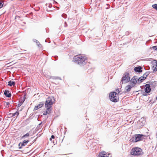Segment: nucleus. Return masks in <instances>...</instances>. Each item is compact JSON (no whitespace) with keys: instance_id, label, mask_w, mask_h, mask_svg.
Masks as SVG:
<instances>
[{"instance_id":"1","label":"nucleus","mask_w":157,"mask_h":157,"mask_svg":"<svg viewBox=\"0 0 157 157\" xmlns=\"http://www.w3.org/2000/svg\"><path fill=\"white\" fill-rule=\"evenodd\" d=\"M73 60L76 63L80 65H85L87 62L86 57L80 56H74Z\"/></svg>"},{"instance_id":"2","label":"nucleus","mask_w":157,"mask_h":157,"mask_svg":"<svg viewBox=\"0 0 157 157\" xmlns=\"http://www.w3.org/2000/svg\"><path fill=\"white\" fill-rule=\"evenodd\" d=\"M130 81V75L127 72H125L122 77L120 82L121 85L128 83Z\"/></svg>"},{"instance_id":"3","label":"nucleus","mask_w":157,"mask_h":157,"mask_svg":"<svg viewBox=\"0 0 157 157\" xmlns=\"http://www.w3.org/2000/svg\"><path fill=\"white\" fill-rule=\"evenodd\" d=\"M142 153L141 149L138 147L132 148L131 151V154L134 155H140Z\"/></svg>"},{"instance_id":"4","label":"nucleus","mask_w":157,"mask_h":157,"mask_svg":"<svg viewBox=\"0 0 157 157\" xmlns=\"http://www.w3.org/2000/svg\"><path fill=\"white\" fill-rule=\"evenodd\" d=\"M144 135L142 134H135L134 136L132 137L130 140L131 142L134 143L140 141L143 139Z\"/></svg>"},{"instance_id":"5","label":"nucleus","mask_w":157,"mask_h":157,"mask_svg":"<svg viewBox=\"0 0 157 157\" xmlns=\"http://www.w3.org/2000/svg\"><path fill=\"white\" fill-rule=\"evenodd\" d=\"M118 94L115 92L110 93L109 94V97L110 100L113 102H117L118 100V98L116 96Z\"/></svg>"},{"instance_id":"6","label":"nucleus","mask_w":157,"mask_h":157,"mask_svg":"<svg viewBox=\"0 0 157 157\" xmlns=\"http://www.w3.org/2000/svg\"><path fill=\"white\" fill-rule=\"evenodd\" d=\"M44 104H45V107L46 109H52V107L53 102L51 98H48L46 100L45 102H44Z\"/></svg>"},{"instance_id":"7","label":"nucleus","mask_w":157,"mask_h":157,"mask_svg":"<svg viewBox=\"0 0 157 157\" xmlns=\"http://www.w3.org/2000/svg\"><path fill=\"white\" fill-rule=\"evenodd\" d=\"M130 84L134 86L137 83H138V77L135 76L133 77L131 80L130 79Z\"/></svg>"},{"instance_id":"8","label":"nucleus","mask_w":157,"mask_h":157,"mask_svg":"<svg viewBox=\"0 0 157 157\" xmlns=\"http://www.w3.org/2000/svg\"><path fill=\"white\" fill-rule=\"evenodd\" d=\"M109 154H108L104 151H102L99 153L98 157H109Z\"/></svg>"},{"instance_id":"9","label":"nucleus","mask_w":157,"mask_h":157,"mask_svg":"<svg viewBox=\"0 0 157 157\" xmlns=\"http://www.w3.org/2000/svg\"><path fill=\"white\" fill-rule=\"evenodd\" d=\"M151 90L150 85L148 84H146L145 86V91L146 93H149Z\"/></svg>"},{"instance_id":"10","label":"nucleus","mask_w":157,"mask_h":157,"mask_svg":"<svg viewBox=\"0 0 157 157\" xmlns=\"http://www.w3.org/2000/svg\"><path fill=\"white\" fill-rule=\"evenodd\" d=\"M29 141V140H24L22 143H20L18 144L19 149H21V146H25L27 144V143H28Z\"/></svg>"},{"instance_id":"11","label":"nucleus","mask_w":157,"mask_h":157,"mask_svg":"<svg viewBox=\"0 0 157 157\" xmlns=\"http://www.w3.org/2000/svg\"><path fill=\"white\" fill-rule=\"evenodd\" d=\"M153 66L152 69L154 71H157V61L155 60L154 61L153 63Z\"/></svg>"},{"instance_id":"12","label":"nucleus","mask_w":157,"mask_h":157,"mask_svg":"<svg viewBox=\"0 0 157 157\" xmlns=\"http://www.w3.org/2000/svg\"><path fill=\"white\" fill-rule=\"evenodd\" d=\"M134 87L132 85H128L125 88V93H126L127 92H129L131 88Z\"/></svg>"},{"instance_id":"13","label":"nucleus","mask_w":157,"mask_h":157,"mask_svg":"<svg viewBox=\"0 0 157 157\" xmlns=\"http://www.w3.org/2000/svg\"><path fill=\"white\" fill-rule=\"evenodd\" d=\"M134 70L136 72L140 73L142 72V67L140 66L135 67Z\"/></svg>"},{"instance_id":"14","label":"nucleus","mask_w":157,"mask_h":157,"mask_svg":"<svg viewBox=\"0 0 157 157\" xmlns=\"http://www.w3.org/2000/svg\"><path fill=\"white\" fill-rule=\"evenodd\" d=\"M4 94L7 97L10 98L11 97V94L8 90H6L4 92Z\"/></svg>"},{"instance_id":"15","label":"nucleus","mask_w":157,"mask_h":157,"mask_svg":"<svg viewBox=\"0 0 157 157\" xmlns=\"http://www.w3.org/2000/svg\"><path fill=\"white\" fill-rule=\"evenodd\" d=\"M145 79V78L143 76H141L139 78L138 77V84H140Z\"/></svg>"},{"instance_id":"16","label":"nucleus","mask_w":157,"mask_h":157,"mask_svg":"<svg viewBox=\"0 0 157 157\" xmlns=\"http://www.w3.org/2000/svg\"><path fill=\"white\" fill-rule=\"evenodd\" d=\"M51 109H46V110L44 111L43 115H46L47 114H49L51 113Z\"/></svg>"},{"instance_id":"17","label":"nucleus","mask_w":157,"mask_h":157,"mask_svg":"<svg viewBox=\"0 0 157 157\" xmlns=\"http://www.w3.org/2000/svg\"><path fill=\"white\" fill-rule=\"evenodd\" d=\"M15 82L14 81H12L11 80L9 81L8 82V85L10 86H12L15 85Z\"/></svg>"},{"instance_id":"18","label":"nucleus","mask_w":157,"mask_h":157,"mask_svg":"<svg viewBox=\"0 0 157 157\" xmlns=\"http://www.w3.org/2000/svg\"><path fill=\"white\" fill-rule=\"evenodd\" d=\"M150 72L149 71H146L143 75L145 78H146L147 76L149 74Z\"/></svg>"},{"instance_id":"19","label":"nucleus","mask_w":157,"mask_h":157,"mask_svg":"<svg viewBox=\"0 0 157 157\" xmlns=\"http://www.w3.org/2000/svg\"><path fill=\"white\" fill-rule=\"evenodd\" d=\"M44 104V101L41 102L40 103L38 104L37 105L38 106V107H39V108H41L42 107L43 105Z\"/></svg>"},{"instance_id":"20","label":"nucleus","mask_w":157,"mask_h":157,"mask_svg":"<svg viewBox=\"0 0 157 157\" xmlns=\"http://www.w3.org/2000/svg\"><path fill=\"white\" fill-rule=\"evenodd\" d=\"M29 136V134L28 133H27L26 134L23 135L21 137L22 139H25L26 137H28Z\"/></svg>"},{"instance_id":"21","label":"nucleus","mask_w":157,"mask_h":157,"mask_svg":"<svg viewBox=\"0 0 157 157\" xmlns=\"http://www.w3.org/2000/svg\"><path fill=\"white\" fill-rule=\"evenodd\" d=\"M25 100V99L24 98L22 101H19V103L18 104V107L22 105V104H23V102H24Z\"/></svg>"},{"instance_id":"22","label":"nucleus","mask_w":157,"mask_h":157,"mask_svg":"<svg viewBox=\"0 0 157 157\" xmlns=\"http://www.w3.org/2000/svg\"><path fill=\"white\" fill-rule=\"evenodd\" d=\"M10 104V103L9 102H6L5 101V103H4V105L5 106H6V107H9V105Z\"/></svg>"},{"instance_id":"23","label":"nucleus","mask_w":157,"mask_h":157,"mask_svg":"<svg viewBox=\"0 0 157 157\" xmlns=\"http://www.w3.org/2000/svg\"><path fill=\"white\" fill-rule=\"evenodd\" d=\"M33 41L36 43L38 45V47H40V44L39 42L37 40H36V39H34L33 40Z\"/></svg>"},{"instance_id":"24","label":"nucleus","mask_w":157,"mask_h":157,"mask_svg":"<svg viewBox=\"0 0 157 157\" xmlns=\"http://www.w3.org/2000/svg\"><path fill=\"white\" fill-rule=\"evenodd\" d=\"M151 49H153L155 50L157 52V45L152 47H151Z\"/></svg>"},{"instance_id":"25","label":"nucleus","mask_w":157,"mask_h":157,"mask_svg":"<svg viewBox=\"0 0 157 157\" xmlns=\"http://www.w3.org/2000/svg\"><path fill=\"white\" fill-rule=\"evenodd\" d=\"M152 7L157 10V4H155L152 5Z\"/></svg>"},{"instance_id":"26","label":"nucleus","mask_w":157,"mask_h":157,"mask_svg":"<svg viewBox=\"0 0 157 157\" xmlns=\"http://www.w3.org/2000/svg\"><path fill=\"white\" fill-rule=\"evenodd\" d=\"M62 17L64 18H66L67 17V15L65 13H63L62 15Z\"/></svg>"},{"instance_id":"27","label":"nucleus","mask_w":157,"mask_h":157,"mask_svg":"<svg viewBox=\"0 0 157 157\" xmlns=\"http://www.w3.org/2000/svg\"><path fill=\"white\" fill-rule=\"evenodd\" d=\"M54 78L55 79H60L61 80V78L59 77H54Z\"/></svg>"},{"instance_id":"28","label":"nucleus","mask_w":157,"mask_h":157,"mask_svg":"<svg viewBox=\"0 0 157 157\" xmlns=\"http://www.w3.org/2000/svg\"><path fill=\"white\" fill-rule=\"evenodd\" d=\"M3 5V2H0V8H1L2 7Z\"/></svg>"},{"instance_id":"29","label":"nucleus","mask_w":157,"mask_h":157,"mask_svg":"<svg viewBox=\"0 0 157 157\" xmlns=\"http://www.w3.org/2000/svg\"><path fill=\"white\" fill-rule=\"evenodd\" d=\"M147 93H146L145 91V92H143V95L144 96H147Z\"/></svg>"},{"instance_id":"30","label":"nucleus","mask_w":157,"mask_h":157,"mask_svg":"<svg viewBox=\"0 0 157 157\" xmlns=\"http://www.w3.org/2000/svg\"><path fill=\"white\" fill-rule=\"evenodd\" d=\"M55 137L54 136V135H52V136H51V138H50V140H52V139H55Z\"/></svg>"},{"instance_id":"31","label":"nucleus","mask_w":157,"mask_h":157,"mask_svg":"<svg viewBox=\"0 0 157 157\" xmlns=\"http://www.w3.org/2000/svg\"><path fill=\"white\" fill-rule=\"evenodd\" d=\"M130 33V32L127 31L125 32V35H128Z\"/></svg>"},{"instance_id":"32","label":"nucleus","mask_w":157,"mask_h":157,"mask_svg":"<svg viewBox=\"0 0 157 157\" xmlns=\"http://www.w3.org/2000/svg\"><path fill=\"white\" fill-rule=\"evenodd\" d=\"M12 115H13V114L12 113H9L8 115L10 117H13V116H12Z\"/></svg>"},{"instance_id":"33","label":"nucleus","mask_w":157,"mask_h":157,"mask_svg":"<svg viewBox=\"0 0 157 157\" xmlns=\"http://www.w3.org/2000/svg\"><path fill=\"white\" fill-rule=\"evenodd\" d=\"M39 108V107H38V105H37L36 106H35L34 109L35 110H36L38 109Z\"/></svg>"},{"instance_id":"34","label":"nucleus","mask_w":157,"mask_h":157,"mask_svg":"<svg viewBox=\"0 0 157 157\" xmlns=\"http://www.w3.org/2000/svg\"><path fill=\"white\" fill-rule=\"evenodd\" d=\"M67 25L66 21L64 22V26L65 27H67Z\"/></svg>"},{"instance_id":"35","label":"nucleus","mask_w":157,"mask_h":157,"mask_svg":"<svg viewBox=\"0 0 157 157\" xmlns=\"http://www.w3.org/2000/svg\"><path fill=\"white\" fill-rule=\"evenodd\" d=\"M54 58H55V60H57V59L58 58V57L57 56H54Z\"/></svg>"},{"instance_id":"36","label":"nucleus","mask_w":157,"mask_h":157,"mask_svg":"<svg viewBox=\"0 0 157 157\" xmlns=\"http://www.w3.org/2000/svg\"><path fill=\"white\" fill-rule=\"evenodd\" d=\"M15 113H16V115H17V116L18 115H19V113L18 112V111H17L15 112Z\"/></svg>"},{"instance_id":"37","label":"nucleus","mask_w":157,"mask_h":157,"mask_svg":"<svg viewBox=\"0 0 157 157\" xmlns=\"http://www.w3.org/2000/svg\"><path fill=\"white\" fill-rule=\"evenodd\" d=\"M12 114H13V115H12V116H13V117L15 116V115H16L15 113H12Z\"/></svg>"},{"instance_id":"38","label":"nucleus","mask_w":157,"mask_h":157,"mask_svg":"<svg viewBox=\"0 0 157 157\" xmlns=\"http://www.w3.org/2000/svg\"><path fill=\"white\" fill-rule=\"evenodd\" d=\"M42 123V122H41L38 125L37 127H38L39 126H40V125Z\"/></svg>"},{"instance_id":"39","label":"nucleus","mask_w":157,"mask_h":157,"mask_svg":"<svg viewBox=\"0 0 157 157\" xmlns=\"http://www.w3.org/2000/svg\"><path fill=\"white\" fill-rule=\"evenodd\" d=\"M53 1L55 2V3H57V2H56L55 0H54Z\"/></svg>"},{"instance_id":"40","label":"nucleus","mask_w":157,"mask_h":157,"mask_svg":"<svg viewBox=\"0 0 157 157\" xmlns=\"http://www.w3.org/2000/svg\"><path fill=\"white\" fill-rule=\"evenodd\" d=\"M52 6V5H49V7H51V6Z\"/></svg>"},{"instance_id":"41","label":"nucleus","mask_w":157,"mask_h":157,"mask_svg":"<svg viewBox=\"0 0 157 157\" xmlns=\"http://www.w3.org/2000/svg\"><path fill=\"white\" fill-rule=\"evenodd\" d=\"M52 6V5H49V7H51V6Z\"/></svg>"},{"instance_id":"42","label":"nucleus","mask_w":157,"mask_h":157,"mask_svg":"<svg viewBox=\"0 0 157 157\" xmlns=\"http://www.w3.org/2000/svg\"><path fill=\"white\" fill-rule=\"evenodd\" d=\"M156 100H157V96L156 97Z\"/></svg>"}]
</instances>
